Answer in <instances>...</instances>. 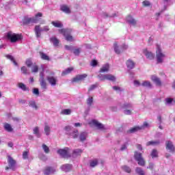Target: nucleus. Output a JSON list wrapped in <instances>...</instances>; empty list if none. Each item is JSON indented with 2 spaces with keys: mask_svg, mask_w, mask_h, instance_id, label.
Returning <instances> with one entry per match:
<instances>
[{
  "mask_svg": "<svg viewBox=\"0 0 175 175\" xmlns=\"http://www.w3.org/2000/svg\"><path fill=\"white\" fill-rule=\"evenodd\" d=\"M98 78L101 81H105V80H107V74L106 75H98Z\"/></svg>",
  "mask_w": 175,
  "mask_h": 175,
  "instance_id": "52",
  "label": "nucleus"
},
{
  "mask_svg": "<svg viewBox=\"0 0 175 175\" xmlns=\"http://www.w3.org/2000/svg\"><path fill=\"white\" fill-rule=\"evenodd\" d=\"M60 10L64 12V13H66L67 14H70V8H69V7H68L66 5H61Z\"/></svg>",
  "mask_w": 175,
  "mask_h": 175,
  "instance_id": "16",
  "label": "nucleus"
},
{
  "mask_svg": "<svg viewBox=\"0 0 175 175\" xmlns=\"http://www.w3.org/2000/svg\"><path fill=\"white\" fill-rule=\"evenodd\" d=\"M122 169L124 172H126V173H131L132 172V170H131V167H128V165L122 166Z\"/></svg>",
  "mask_w": 175,
  "mask_h": 175,
  "instance_id": "42",
  "label": "nucleus"
},
{
  "mask_svg": "<svg viewBox=\"0 0 175 175\" xmlns=\"http://www.w3.org/2000/svg\"><path fill=\"white\" fill-rule=\"evenodd\" d=\"M36 24V19L25 16L23 19V25H29V24Z\"/></svg>",
  "mask_w": 175,
  "mask_h": 175,
  "instance_id": "7",
  "label": "nucleus"
},
{
  "mask_svg": "<svg viewBox=\"0 0 175 175\" xmlns=\"http://www.w3.org/2000/svg\"><path fill=\"white\" fill-rule=\"evenodd\" d=\"M126 65L128 69H133V68H135V62H133V61H132L131 59L126 61Z\"/></svg>",
  "mask_w": 175,
  "mask_h": 175,
  "instance_id": "19",
  "label": "nucleus"
},
{
  "mask_svg": "<svg viewBox=\"0 0 175 175\" xmlns=\"http://www.w3.org/2000/svg\"><path fill=\"white\" fill-rule=\"evenodd\" d=\"M109 69L110 66H109V64H105L100 69V73H106L109 72Z\"/></svg>",
  "mask_w": 175,
  "mask_h": 175,
  "instance_id": "25",
  "label": "nucleus"
},
{
  "mask_svg": "<svg viewBox=\"0 0 175 175\" xmlns=\"http://www.w3.org/2000/svg\"><path fill=\"white\" fill-rule=\"evenodd\" d=\"M34 31H35V33H36V38H40V36H42V29H40V25H36L35 27V29H34Z\"/></svg>",
  "mask_w": 175,
  "mask_h": 175,
  "instance_id": "14",
  "label": "nucleus"
},
{
  "mask_svg": "<svg viewBox=\"0 0 175 175\" xmlns=\"http://www.w3.org/2000/svg\"><path fill=\"white\" fill-rule=\"evenodd\" d=\"M72 113V110L69 109H63L61 111V114H63L64 116H69Z\"/></svg>",
  "mask_w": 175,
  "mask_h": 175,
  "instance_id": "35",
  "label": "nucleus"
},
{
  "mask_svg": "<svg viewBox=\"0 0 175 175\" xmlns=\"http://www.w3.org/2000/svg\"><path fill=\"white\" fill-rule=\"evenodd\" d=\"M142 5L143 6H144L145 8H147L148 6H151V3H150V1L145 0L142 2Z\"/></svg>",
  "mask_w": 175,
  "mask_h": 175,
  "instance_id": "53",
  "label": "nucleus"
},
{
  "mask_svg": "<svg viewBox=\"0 0 175 175\" xmlns=\"http://www.w3.org/2000/svg\"><path fill=\"white\" fill-rule=\"evenodd\" d=\"M40 55L42 59H44V61H50V57L47 55H46V53L43 52H40Z\"/></svg>",
  "mask_w": 175,
  "mask_h": 175,
  "instance_id": "32",
  "label": "nucleus"
},
{
  "mask_svg": "<svg viewBox=\"0 0 175 175\" xmlns=\"http://www.w3.org/2000/svg\"><path fill=\"white\" fill-rule=\"evenodd\" d=\"M5 57L6 58H8V59H10V61L13 62L15 66H17L18 65L17 62H16V60L14 59V57L12 55H7Z\"/></svg>",
  "mask_w": 175,
  "mask_h": 175,
  "instance_id": "33",
  "label": "nucleus"
},
{
  "mask_svg": "<svg viewBox=\"0 0 175 175\" xmlns=\"http://www.w3.org/2000/svg\"><path fill=\"white\" fill-rule=\"evenodd\" d=\"M44 131L47 136L50 135V126L46 125L44 129Z\"/></svg>",
  "mask_w": 175,
  "mask_h": 175,
  "instance_id": "50",
  "label": "nucleus"
},
{
  "mask_svg": "<svg viewBox=\"0 0 175 175\" xmlns=\"http://www.w3.org/2000/svg\"><path fill=\"white\" fill-rule=\"evenodd\" d=\"M40 84L42 90H47V82L44 79V75L43 74L40 75Z\"/></svg>",
  "mask_w": 175,
  "mask_h": 175,
  "instance_id": "9",
  "label": "nucleus"
},
{
  "mask_svg": "<svg viewBox=\"0 0 175 175\" xmlns=\"http://www.w3.org/2000/svg\"><path fill=\"white\" fill-rule=\"evenodd\" d=\"M134 158H135V161H137V162L139 166H145L146 161L143 158L142 153L135 151L134 153Z\"/></svg>",
  "mask_w": 175,
  "mask_h": 175,
  "instance_id": "2",
  "label": "nucleus"
},
{
  "mask_svg": "<svg viewBox=\"0 0 175 175\" xmlns=\"http://www.w3.org/2000/svg\"><path fill=\"white\" fill-rule=\"evenodd\" d=\"M23 159H28V151H25L23 153Z\"/></svg>",
  "mask_w": 175,
  "mask_h": 175,
  "instance_id": "57",
  "label": "nucleus"
},
{
  "mask_svg": "<svg viewBox=\"0 0 175 175\" xmlns=\"http://www.w3.org/2000/svg\"><path fill=\"white\" fill-rule=\"evenodd\" d=\"M128 49V45L126 44H123L121 47V49H122V53L123 51H125V50H126Z\"/></svg>",
  "mask_w": 175,
  "mask_h": 175,
  "instance_id": "61",
  "label": "nucleus"
},
{
  "mask_svg": "<svg viewBox=\"0 0 175 175\" xmlns=\"http://www.w3.org/2000/svg\"><path fill=\"white\" fill-rule=\"evenodd\" d=\"M98 163V159L92 160L90 163L91 167H95Z\"/></svg>",
  "mask_w": 175,
  "mask_h": 175,
  "instance_id": "40",
  "label": "nucleus"
},
{
  "mask_svg": "<svg viewBox=\"0 0 175 175\" xmlns=\"http://www.w3.org/2000/svg\"><path fill=\"white\" fill-rule=\"evenodd\" d=\"M4 129H5L7 132H13V128H12L10 124L8 123L4 124Z\"/></svg>",
  "mask_w": 175,
  "mask_h": 175,
  "instance_id": "30",
  "label": "nucleus"
},
{
  "mask_svg": "<svg viewBox=\"0 0 175 175\" xmlns=\"http://www.w3.org/2000/svg\"><path fill=\"white\" fill-rule=\"evenodd\" d=\"M88 136V133H87V132H81L79 135L80 142H85V140H87Z\"/></svg>",
  "mask_w": 175,
  "mask_h": 175,
  "instance_id": "20",
  "label": "nucleus"
},
{
  "mask_svg": "<svg viewBox=\"0 0 175 175\" xmlns=\"http://www.w3.org/2000/svg\"><path fill=\"white\" fill-rule=\"evenodd\" d=\"M135 172L136 173H137V174L139 175H144V171H143V170H142V168L137 167L136 169H135Z\"/></svg>",
  "mask_w": 175,
  "mask_h": 175,
  "instance_id": "47",
  "label": "nucleus"
},
{
  "mask_svg": "<svg viewBox=\"0 0 175 175\" xmlns=\"http://www.w3.org/2000/svg\"><path fill=\"white\" fill-rule=\"evenodd\" d=\"M57 154L61 155L62 158H70V154H69V148L66 147L64 149H59Z\"/></svg>",
  "mask_w": 175,
  "mask_h": 175,
  "instance_id": "4",
  "label": "nucleus"
},
{
  "mask_svg": "<svg viewBox=\"0 0 175 175\" xmlns=\"http://www.w3.org/2000/svg\"><path fill=\"white\" fill-rule=\"evenodd\" d=\"M90 65H91V66H93L94 68H95V66H96V65H98V61H96L95 59L92 60Z\"/></svg>",
  "mask_w": 175,
  "mask_h": 175,
  "instance_id": "56",
  "label": "nucleus"
},
{
  "mask_svg": "<svg viewBox=\"0 0 175 175\" xmlns=\"http://www.w3.org/2000/svg\"><path fill=\"white\" fill-rule=\"evenodd\" d=\"M29 106L30 107H33L36 110H38V105H36V103L34 100H31L29 102Z\"/></svg>",
  "mask_w": 175,
  "mask_h": 175,
  "instance_id": "36",
  "label": "nucleus"
},
{
  "mask_svg": "<svg viewBox=\"0 0 175 175\" xmlns=\"http://www.w3.org/2000/svg\"><path fill=\"white\" fill-rule=\"evenodd\" d=\"M46 80L48 83H49V84H51V85H52L53 87L57 85V83L58 81V80L57 79V77L54 76L46 77Z\"/></svg>",
  "mask_w": 175,
  "mask_h": 175,
  "instance_id": "10",
  "label": "nucleus"
},
{
  "mask_svg": "<svg viewBox=\"0 0 175 175\" xmlns=\"http://www.w3.org/2000/svg\"><path fill=\"white\" fill-rule=\"evenodd\" d=\"M87 74L77 75L72 79V83H79L88 77Z\"/></svg>",
  "mask_w": 175,
  "mask_h": 175,
  "instance_id": "5",
  "label": "nucleus"
},
{
  "mask_svg": "<svg viewBox=\"0 0 175 175\" xmlns=\"http://www.w3.org/2000/svg\"><path fill=\"white\" fill-rule=\"evenodd\" d=\"M161 144V142L159 140L157 141H150L146 143V146H159Z\"/></svg>",
  "mask_w": 175,
  "mask_h": 175,
  "instance_id": "28",
  "label": "nucleus"
},
{
  "mask_svg": "<svg viewBox=\"0 0 175 175\" xmlns=\"http://www.w3.org/2000/svg\"><path fill=\"white\" fill-rule=\"evenodd\" d=\"M33 134L36 135L37 137H40V133H39V127L36 126L33 130Z\"/></svg>",
  "mask_w": 175,
  "mask_h": 175,
  "instance_id": "41",
  "label": "nucleus"
},
{
  "mask_svg": "<svg viewBox=\"0 0 175 175\" xmlns=\"http://www.w3.org/2000/svg\"><path fill=\"white\" fill-rule=\"evenodd\" d=\"M8 163L11 170H16V160H14L12 157H8Z\"/></svg>",
  "mask_w": 175,
  "mask_h": 175,
  "instance_id": "8",
  "label": "nucleus"
},
{
  "mask_svg": "<svg viewBox=\"0 0 175 175\" xmlns=\"http://www.w3.org/2000/svg\"><path fill=\"white\" fill-rule=\"evenodd\" d=\"M165 55L162 53V50L159 45H157V51H156V58L157 59V64H162L163 62V58H165Z\"/></svg>",
  "mask_w": 175,
  "mask_h": 175,
  "instance_id": "3",
  "label": "nucleus"
},
{
  "mask_svg": "<svg viewBox=\"0 0 175 175\" xmlns=\"http://www.w3.org/2000/svg\"><path fill=\"white\" fill-rule=\"evenodd\" d=\"M151 157H152V158H157L158 151H157V150L154 149L151 152Z\"/></svg>",
  "mask_w": 175,
  "mask_h": 175,
  "instance_id": "48",
  "label": "nucleus"
},
{
  "mask_svg": "<svg viewBox=\"0 0 175 175\" xmlns=\"http://www.w3.org/2000/svg\"><path fill=\"white\" fill-rule=\"evenodd\" d=\"M73 139H77L79 137V130H75L72 133Z\"/></svg>",
  "mask_w": 175,
  "mask_h": 175,
  "instance_id": "51",
  "label": "nucleus"
},
{
  "mask_svg": "<svg viewBox=\"0 0 175 175\" xmlns=\"http://www.w3.org/2000/svg\"><path fill=\"white\" fill-rule=\"evenodd\" d=\"M81 152H83V150H81V149H75L73 150L72 154L76 157H79V155H81Z\"/></svg>",
  "mask_w": 175,
  "mask_h": 175,
  "instance_id": "38",
  "label": "nucleus"
},
{
  "mask_svg": "<svg viewBox=\"0 0 175 175\" xmlns=\"http://www.w3.org/2000/svg\"><path fill=\"white\" fill-rule=\"evenodd\" d=\"M55 172V170H54L51 167H46L44 171V175H49L51 174V173H54Z\"/></svg>",
  "mask_w": 175,
  "mask_h": 175,
  "instance_id": "17",
  "label": "nucleus"
},
{
  "mask_svg": "<svg viewBox=\"0 0 175 175\" xmlns=\"http://www.w3.org/2000/svg\"><path fill=\"white\" fill-rule=\"evenodd\" d=\"M21 70L22 73H23V75H28V68H27V67L22 66L21 68Z\"/></svg>",
  "mask_w": 175,
  "mask_h": 175,
  "instance_id": "49",
  "label": "nucleus"
},
{
  "mask_svg": "<svg viewBox=\"0 0 175 175\" xmlns=\"http://www.w3.org/2000/svg\"><path fill=\"white\" fill-rule=\"evenodd\" d=\"M172 102H174V100L173 98H165V103H167V105H170Z\"/></svg>",
  "mask_w": 175,
  "mask_h": 175,
  "instance_id": "54",
  "label": "nucleus"
},
{
  "mask_svg": "<svg viewBox=\"0 0 175 175\" xmlns=\"http://www.w3.org/2000/svg\"><path fill=\"white\" fill-rule=\"evenodd\" d=\"M39 72V66L38 65H33L31 68V73H38Z\"/></svg>",
  "mask_w": 175,
  "mask_h": 175,
  "instance_id": "44",
  "label": "nucleus"
},
{
  "mask_svg": "<svg viewBox=\"0 0 175 175\" xmlns=\"http://www.w3.org/2000/svg\"><path fill=\"white\" fill-rule=\"evenodd\" d=\"M165 149L172 154L175 152V147L174 145H173V142H172V141L165 142Z\"/></svg>",
  "mask_w": 175,
  "mask_h": 175,
  "instance_id": "6",
  "label": "nucleus"
},
{
  "mask_svg": "<svg viewBox=\"0 0 175 175\" xmlns=\"http://www.w3.org/2000/svg\"><path fill=\"white\" fill-rule=\"evenodd\" d=\"M50 42H51V43H53V46H55V47H58V44H59V40L55 37L51 38Z\"/></svg>",
  "mask_w": 175,
  "mask_h": 175,
  "instance_id": "21",
  "label": "nucleus"
},
{
  "mask_svg": "<svg viewBox=\"0 0 175 175\" xmlns=\"http://www.w3.org/2000/svg\"><path fill=\"white\" fill-rule=\"evenodd\" d=\"M25 65H27V68H31V66L33 65V63L32 62V59H27L25 62Z\"/></svg>",
  "mask_w": 175,
  "mask_h": 175,
  "instance_id": "45",
  "label": "nucleus"
},
{
  "mask_svg": "<svg viewBox=\"0 0 175 175\" xmlns=\"http://www.w3.org/2000/svg\"><path fill=\"white\" fill-rule=\"evenodd\" d=\"M6 38L11 42V43H16V42H18V40L23 39V36H21V34H16L12 31H9L6 34Z\"/></svg>",
  "mask_w": 175,
  "mask_h": 175,
  "instance_id": "1",
  "label": "nucleus"
},
{
  "mask_svg": "<svg viewBox=\"0 0 175 175\" xmlns=\"http://www.w3.org/2000/svg\"><path fill=\"white\" fill-rule=\"evenodd\" d=\"M132 107V105L130 103H126L122 106V109H131Z\"/></svg>",
  "mask_w": 175,
  "mask_h": 175,
  "instance_id": "55",
  "label": "nucleus"
},
{
  "mask_svg": "<svg viewBox=\"0 0 175 175\" xmlns=\"http://www.w3.org/2000/svg\"><path fill=\"white\" fill-rule=\"evenodd\" d=\"M73 67L68 68L62 72V76H66V75H69V73H71L72 70H74Z\"/></svg>",
  "mask_w": 175,
  "mask_h": 175,
  "instance_id": "26",
  "label": "nucleus"
},
{
  "mask_svg": "<svg viewBox=\"0 0 175 175\" xmlns=\"http://www.w3.org/2000/svg\"><path fill=\"white\" fill-rule=\"evenodd\" d=\"M151 80L152 81H154V83H155L156 85L159 86L162 85V82L161 81V79H159V78H158L157 76L152 75L151 77Z\"/></svg>",
  "mask_w": 175,
  "mask_h": 175,
  "instance_id": "13",
  "label": "nucleus"
},
{
  "mask_svg": "<svg viewBox=\"0 0 175 175\" xmlns=\"http://www.w3.org/2000/svg\"><path fill=\"white\" fill-rule=\"evenodd\" d=\"M42 148L45 154H49V152H50V148H49V146H47L46 144H42Z\"/></svg>",
  "mask_w": 175,
  "mask_h": 175,
  "instance_id": "46",
  "label": "nucleus"
},
{
  "mask_svg": "<svg viewBox=\"0 0 175 175\" xmlns=\"http://www.w3.org/2000/svg\"><path fill=\"white\" fill-rule=\"evenodd\" d=\"M143 129V127H140L139 126H134L131 129H130L128 131L127 133H135V132H137L139 131H142Z\"/></svg>",
  "mask_w": 175,
  "mask_h": 175,
  "instance_id": "15",
  "label": "nucleus"
},
{
  "mask_svg": "<svg viewBox=\"0 0 175 175\" xmlns=\"http://www.w3.org/2000/svg\"><path fill=\"white\" fill-rule=\"evenodd\" d=\"M113 49L116 54H121L122 53V51L121 48L120 49V47L118 46V43H117V42L113 43Z\"/></svg>",
  "mask_w": 175,
  "mask_h": 175,
  "instance_id": "18",
  "label": "nucleus"
},
{
  "mask_svg": "<svg viewBox=\"0 0 175 175\" xmlns=\"http://www.w3.org/2000/svg\"><path fill=\"white\" fill-rule=\"evenodd\" d=\"M92 124L95 125V126H96L98 128V129H103L104 126L103 124H102L101 123H99V122H98V120H93L92 121Z\"/></svg>",
  "mask_w": 175,
  "mask_h": 175,
  "instance_id": "23",
  "label": "nucleus"
},
{
  "mask_svg": "<svg viewBox=\"0 0 175 175\" xmlns=\"http://www.w3.org/2000/svg\"><path fill=\"white\" fill-rule=\"evenodd\" d=\"M113 90H114V91H122L121 90V88H120L119 86H113Z\"/></svg>",
  "mask_w": 175,
  "mask_h": 175,
  "instance_id": "64",
  "label": "nucleus"
},
{
  "mask_svg": "<svg viewBox=\"0 0 175 175\" xmlns=\"http://www.w3.org/2000/svg\"><path fill=\"white\" fill-rule=\"evenodd\" d=\"M43 16V14L38 12L37 14H36L35 17H32L34 20H36V24H38V21H40L42 18L40 17Z\"/></svg>",
  "mask_w": 175,
  "mask_h": 175,
  "instance_id": "29",
  "label": "nucleus"
},
{
  "mask_svg": "<svg viewBox=\"0 0 175 175\" xmlns=\"http://www.w3.org/2000/svg\"><path fill=\"white\" fill-rule=\"evenodd\" d=\"M18 88H21L22 91H29V88H27V85H25V84H24L23 83H18Z\"/></svg>",
  "mask_w": 175,
  "mask_h": 175,
  "instance_id": "27",
  "label": "nucleus"
},
{
  "mask_svg": "<svg viewBox=\"0 0 175 175\" xmlns=\"http://www.w3.org/2000/svg\"><path fill=\"white\" fill-rule=\"evenodd\" d=\"M86 103L88 105V106H92V103H94V98L93 97H89L86 100Z\"/></svg>",
  "mask_w": 175,
  "mask_h": 175,
  "instance_id": "43",
  "label": "nucleus"
},
{
  "mask_svg": "<svg viewBox=\"0 0 175 175\" xmlns=\"http://www.w3.org/2000/svg\"><path fill=\"white\" fill-rule=\"evenodd\" d=\"M126 146H128V143L122 145V146L120 148V150L124 151V150H126V148H128V147Z\"/></svg>",
  "mask_w": 175,
  "mask_h": 175,
  "instance_id": "58",
  "label": "nucleus"
},
{
  "mask_svg": "<svg viewBox=\"0 0 175 175\" xmlns=\"http://www.w3.org/2000/svg\"><path fill=\"white\" fill-rule=\"evenodd\" d=\"M142 87H148V88H151L152 85H151V82L148 81H145L142 83Z\"/></svg>",
  "mask_w": 175,
  "mask_h": 175,
  "instance_id": "37",
  "label": "nucleus"
},
{
  "mask_svg": "<svg viewBox=\"0 0 175 175\" xmlns=\"http://www.w3.org/2000/svg\"><path fill=\"white\" fill-rule=\"evenodd\" d=\"M62 170H63V172H70V170H72V165L70 164H65L63 165L62 166Z\"/></svg>",
  "mask_w": 175,
  "mask_h": 175,
  "instance_id": "22",
  "label": "nucleus"
},
{
  "mask_svg": "<svg viewBox=\"0 0 175 175\" xmlns=\"http://www.w3.org/2000/svg\"><path fill=\"white\" fill-rule=\"evenodd\" d=\"M107 80L109 81H116V77L111 74H107Z\"/></svg>",
  "mask_w": 175,
  "mask_h": 175,
  "instance_id": "34",
  "label": "nucleus"
},
{
  "mask_svg": "<svg viewBox=\"0 0 175 175\" xmlns=\"http://www.w3.org/2000/svg\"><path fill=\"white\" fill-rule=\"evenodd\" d=\"M95 88H96V85H92L88 89V91H92L93 90H95Z\"/></svg>",
  "mask_w": 175,
  "mask_h": 175,
  "instance_id": "63",
  "label": "nucleus"
},
{
  "mask_svg": "<svg viewBox=\"0 0 175 175\" xmlns=\"http://www.w3.org/2000/svg\"><path fill=\"white\" fill-rule=\"evenodd\" d=\"M33 94H34V95H37L38 96H39V89L34 88L33 90Z\"/></svg>",
  "mask_w": 175,
  "mask_h": 175,
  "instance_id": "59",
  "label": "nucleus"
},
{
  "mask_svg": "<svg viewBox=\"0 0 175 175\" xmlns=\"http://www.w3.org/2000/svg\"><path fill=\"white\" fill-rule=\"evenodd\" d=\"M124 114H126V116H129L132 114V111L129 109H126L124 110Z\"/></svg>",
  "mask_w": 175,
  "mask_h": 175,
  "instance_id": "62",
  "label": "nucleus"
},
{
  "mask_svg": "<svg viewBox=\"0 0 175 175\" xmlns=\"http://www.w3.org/2000/svg\"><path fill=\"white\" fill-rule=\"evenodd\" d=\"M59 33H62L63 36H66L67 33H69V29H59Z\"/></svg>",
  "mask_w": 175,
  "mask_h": 175,
  "instance_id": "39",
  "label": "nucleus"
},
{
  "mask_svg": "<svg viewBox=\"0 0 175 175\" xmlns=\"http://www.w3.org/2000/svg\"><path fill=\"white\" fill-rule=\"evenodd\" d=\"M143 53L148 59L152 60L154 59V58H155V55L152 53V52L148 51L147 49H144Z\"/></svg>",
  "mask_w": 175,
  "mask_h": 175,
  "instance_id": "11",
  "label": "nucleus"
},
{
  "mask_svg": "<svg viewBox=\"0 0 175 175\" xmlns=\"http://www.w3.org/2000/svg\"><path fill=\"white\" fill-rule=\"evenodd\" d=\"M64 37L66 38V40H67V42H73V36L70 35V30L68 31V33L64 36Z\"/></svg>",
  "mask_w": 175,
  "mask_h": 175,
  "instance_id": "31",
  "label": "nucleus"
},
{
  "mask_svg": "<svg viewBox=\"0 0 175 175\" xmlns=\"http://www.w3.org/2000/svg\"><path fill=\"white\" fill-rule=\"evenodd\" d=\"M51 24L56 28H62L64 27V25L59 21H52Z\"/></svg>",
  "mask_w": 175,
  "mask_h": 175,
  "instance_id": "24",
  "label": "nucleus"
},
{
  "mask_svg": "<svg viewBox=\"0 0 175 175\" xmlns=\"http://www.w3.org/2000/svg\"><path fill=\"white\" fill-rule=\"evenodd\" d=\"M75 55H79L80 54V49H76L73 51Z\"/></svg>",
  "mask_w": 175,
  "mask_h": 175,
  "instance_id": "60",
  "label": "nucleus"
},
{
  "mask_svg": "<svg viewBox=\"0 0 175 175\" xmlns=\"http://www.w3.org/2000/svg\"><path fill=\"white\" fill-rule=\"evenodd\" d=\"M126 21L129 23V24H131L132 25H136V20L132 17V16L129 15L126 18Z\"/></svg>",
  "mask_w": 175,
  "mask_h": 175,
  "instance_id": "12",
  "label": "nucleus"
}]
</instances>
